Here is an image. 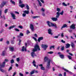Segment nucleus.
<instances>
[{
    "mask_svg": "<svg viewBox=\"0 0 76 76\" xmlns=\"http://www.w3.org/2000/svg\"><path fill=\"white\" fill-rule=\"evenodd\" d=\"M47 25L49 27H55V29H57V24L56 23H53L52 22H50L49 21H47L46 22Z\"/></svg>",
    "mask_w": 76,
    "mask_h": 76,
    "instance_id": "f257e3e1",
    "label": "nucleus"
},
{
    "mask_svg": "<svg viewBox=\"0 0 76 76\" xmlns=\"http://www.w3.org/2000/svg\"><path fill=\"white\" fill-rule=\"evenodd\" d=\"M37 50H38V51H40L41 49L39 48V46L38 45H35L34 46V48L32 50V52H36V51H37Z\"/></svg>",
    "mask_w": 76,
    "mask_h": 76,
    "instance_id": "f03ea898",
    "label": "nucleus"
},
{
    "mask_svg": "<svg viewBox=\"0 0 76 76\" xmlns=\"http://www.w3.org/2000/svg\"><path fill=\"white\" fill-rule=\"evenodd\" d=\"M56 14L57 15H56V18L53 17L51 18V20H53V21H57V20H58V19H57V18H59V16H60V13L58 12H57Z\"/></svg>",
    "mask_w": 76,
    "mask_h": 76,
    "instance_id": "7ed1b4c3",
    "label": "nucleus"
},
{
    "mask_svg": "<svg viewBox=\"0 0 76 76\" xmlns=\"http://www.w3.org/2000/svg\"><path fill=\"white\" fill-rule=\"evenodd\" d=\"M5 64H6V62L4 61L2 63V65L1 63H0V71L1 72H4V70L1 69L2 67H5Z\"/></svg>",
    "mask_w": 76,
    "mask_h": 76,
    "instance_id": "20e7f679",
    "label": "nucleus"
},
{
    "mask_svg": "<svg viewBox=\"0 0 76 76\" xmlns=\"http://www.w3.org/2000/svg\"><path fill=\"white\" fill-rule=\"evenodd\" d=\"M51 63V60H49L46 64V67L47 69H50L51 68V66H50V64Z\"/></svg>",
    "mask_w": 76,
    "mask_h": 76,
    "instance_id": "39448f33",
    "label": "nucleus"
},
{
    "mask_svg": "<svg viewBox=\"0 0 76 76\" xmlns=\"http://www.w3.org/2000/svg\"><path fill=\"white\" fill-rule=\"evenodd\" d=\"M27 45L28 44H27V43H25V46H23V47L22 49H21L22 51H27V50H26V47H27Z\"/></svg>",
    "mask_w": 76,
    "mask_h": 76,
    "instance_id": "423d86ee",
    "label": "nucleus"
},
{
    "mask_svg": "<svg viewBox=\"0 0 76 76\" xmlns=\"http://www.w3.org/2000/svg\"><path fill=\"white\" fill-rule=\"evenodd\" d=\"M42 47L43 48H44V50H46V49L48 47V45H42Z\"/></svg>",
    "mask_w": 76,
    "mask_h": 76,
    "instance_id": "0eeeda50",
    "label": "nucleus"
},
{
    "mask_svg": "<svg viewBox=\"0 0 76 76\" xmlns=\"http://www.w3.org/2000/svg\"><path fill=\"white\" fill-rule=\"evenodd\" d=\"M30 28L32 31H34V25L32 24H31L30 25Z\"/></svg>",
    "mask_w": 76,
    "mask_h": 76,
    "instance_id": "6e6552de",
    "label": "nucleus"
},
{
    "mask_svg": "<svg viewBox=\"0 0 76 76\" xmlns=\"http://www.w3.org/2000/svg\"><path fill=\"white\" fill-rule=\"evenodd\" d=\"M6 4V2L5 1H3L2 3L0 5V7L2 8L3 7H4V6Z\"/></svg>",
    "mask_w": 76,
    "mask_h": 76,
    "instance_id": "1a4fd4ad",
    "label": "nucleus"
},
{
    "mask_svg": "<svg viewBox=\"0 0 76 76\" xmlns=\"http://www.w3.org/2000/svg\"><path fill=\"white\" fill-rule=\"evenodd\" d=\"M62 69L64 70V71H65V72H68V73H69V74H70V75H72V72L70 71H69V70L64 68H62Z\"/></svg>",
    "mask_w": 76,
    "mask_h": 76,
    "instance_id": "9d476101",
    "label": "nucleus"
},
{
    "mask_svg": "<svg viewBox=\"0 0 76 76\" xmlns=\"http://www.w3.org/2000/svg\"><path fill=\"white\" fill-rule=\"evenodd\" d=\"M76 26V24H72L70 27V29H75V26Z\"/></svg>",
    "mask_w": 76,
    "mask_h": 76,
    "instance_id": "9b49d317",
    "label": "nucleus"
},
{
    "mask_svg": "<svg viewBox=\"0 0 76 76\" xmlns=\"http://www.w3.org/2000/svg\"><path fill=\"white\" fill-rule=\"evenodd\" d=\"M31 56L33 58H34V56L37 57V55L35 54V53L34 52H32L31 53Z\"/></svg>",
    "mask_w": 76,
    "mask_h": 76,
    "instance_id": "f8f14e48",
    "label": "nucleus"
},
{
    "mask_svg": "<svg viewBox=\"0 0 76 76\" xmlns=\"http://www.w3.org/2000/svg\"><path fill=\"white\" fill-rule=\"evenodd\" d=\"M67 28V25L66 24H64L63 26L61 27V30H63V28Z\"/></svg>",
    "mask_w": 76,
    "mask_h": 76,
    "instance_id": "ddd939ff",
    "label": "nucleus"
},
{
    "mask_svg": "<svg viewBox=\"0 0 76 76\" xmlns=\"http://www.w3.org/2000/svg\"><path fill=\"white\" fill-rule=\"evenodd\" d=\"M10 14L12 16V18H13V19H15L16 18H15V15L13 14V13H11Z\"/></svg>",
    "mask_w": 76,
    "mask_h": 76,
    "instance_id": "4468645a",
    "label": "nucleus"
},
{
    "mask_svg": "<svg viewBox=\"0 0 76 76\" xmlns=\"http://www.w3.org/2000/svg\"><path fill=\"white\" fill-rule=\"evenodd\" d=\"M43 39H44L43 37H39L37 41L38 42H40V41H41V40H42Z\"/></svg>",
    "mask_w": 76,
    "mask_h": 76,
    "instance_id": "2eb2a0df",
    "label": "nucleus"
},
{
    "mask_svg": "<svg viewBox=\"0 0 76 76\" xmlns=\"http://www.w3.org/2000/svg\"><path fill=\"white\" fill-rule=\"evenodd\" d=\"M48 31L49 34H51V35H52V33H51V32H52V30H51V28H49L48 29Z\"/></svg>",
    "mask_w": 76,
    "mask_h": 76,
    "instance_id": "dca6fc26",
    "label": "nucleus"
},
{
    "mask_svg": "<svg viewBox=\"0 0 76 76\" xmlns=\"http://www.w3.org/2000/svg\"><path fill=\"white\" fill-rule=\"evenodd\" d=\"M70 45L69 43H67L66 45L65 48H70Z\"/></svg>",
    "mask_w": 76,
    "mask_h": 76,
    "instance_id": "f3484780",
    "label": "nucleus"
},
{
    "mask_svg": "<svg viewBox=\"0 0 76 76\" xmlns=\"http://www.w3.org/2000/svg\"><path fill=\"white\" fill-rule=\"evenodd\" d=\"M59 56L61 58H62V59L64 58V55L63 54H59Z\"/></svg>",
    "mask_w": 76,
    "mask_h": 76,
    "instance_id": "a211bd4d",
    "label": "nucleus"
},
{
    "mask_svg": "<svg viewBox=\"0 0 76 76\" xmlns=\"http://www.w3.org/2000/svg\"><path fill=\"white\" fill-rule=\"evenodd\" d=\"M48 60V58L47 56H45L44 58V62H46Z\"/></svg>",
    "mask_w": 76,
    "mask_h": 76,
    "instance_id": "6ab92c4d",
    "label": "nucleus"
},
{
    "mask_svg": "<svg viewBox=\"0 0 76 76\" xmlns=\"http://www.w3.org/2000/svg\"><path fill=\"white\" fill-rule=\"evenodd\" d=\"M19 6L20 7H21V8H23V7L25 6V5L24 4H19Z\"/></svg>",
    "mask_w": 76,
    "mask_h": 76,
    "instance_id": "aec40b11",
    "label": "nucleus"
},
{
    "mask_svg": "<svg viewBox=\"0 0 76 76\" xmlns=\"http://www.w3.org/2000/svg\"><path fill=\"white\" fill-rule=\"evenodd\" d=\"M71 45L73 48H74V47H75V44L73 42L71 43Z\"/></svg>",
    "mask_w": 76,
    "mask_h": 76,
    "instance_id": "412c9836",
    "label": "nucleus"
},
{
    "mask_svg": "<svg viewBox=\"0 0 76 76\" xmlns=\"http://www.w3.org/2000/svg\"><path fill=\"white\" fill-rule=\"evenodd\" d=\"M9 49L11 51H14V48L13 47H10Z\"/></svg>",
    "mask_w": 76,
    "mask_h": 76,
    "instance_id": "4be33fe9",
    "label": "nucleus"
},
{
    "mask_svg": "<svg viewBox=\"0 0 76 76\" xmlns=\"http://www.w3.org/2000/svg\"><path fill=\"white\" fill-rule=\"evenodd\" d=\"M15 25H14L13 26H11L8 29H9V30H10L12 28H15Z\"/></svg>",
    "mask_w": 76,
    "mask_h": 76,
    "instance_id": "5701e85b",
    "label": "nucleus"
},
{
    "mask_svg": "<svg viewBox=\"0 0 76 76\" xmlns=\"http://www.w3.org/2000/svg\"><path fill=\"white\" fill-rule=\"evenodd\" d=\"M23 12L26 14H29V10H25V11H24Z\"/></svg>",
    "mask_w": 76,
    "mask_h": 76,
    "instance_id": "b1692460",
    "label": "nucleus"
},
{
    "mask_svg": "<svg viewBox=\"0 0 76 76\" xmlns=\"http://www.w3.org/2000/svg\"><path fill=\"white\" fill-rule=\"evenodd\" d=\"M37 1L39 3V6L40 7L42 6V3H41L40 1H39V0H37Z\"/></svg>",
    "mask_w": 76,
    "mask_h": 76,
    "instance_id": "393cba45",
    "label": "nucleus"
},
{
    "mask_svg": "<svg viewBox=\"0 0 76 76\" xmlns=\"http://www.w3.org/2000/svg\"><path fill=\"white\" fill-rule=\"evenodd\" d=\"M10 2H11V3L14 5H15V2L12 1V0H10Z\"/></svg>",
    "mask_w": 76,
    "mask_h": 76,
    "instance_id": "a878e982",
    "label": "nucleus"
},
{
    "mask_svg": "<svg viewBox=\"0 0 76 76\" xmlns=\"http://www.w3.org/2000/svg\"><path fill=\"white\" fill-rule=\"evenodd\" d=\"M1 56H5V51L4 50L3 52H2V53L1 54Z\"/></svg>",
    "mask_w": 76,
    "mask_h": 76,
    "instance_id": "bb28decb",
    "label": "nucleus"
},
{
    "mask_svg": "<svg viewBox=\"0 0 76 76\" xmlns=\"http://www.w3.org/2000/svg\"><path fill=\"white\" fill-rule=\"evenodd\" d=\"M54 47H55V46L54 45L51 46L50 47V50H51L52 48H53V49H54V48H55Z\"/></svg>",
    "mask_w": 76,
    "mask_h": 76,
    "instance_id": "cd10ccee",
    "label": "nucleus"
},
{
    "mask_svg": "<svg viewBox=\"0 0 76 76\" xmlns=\"http://www.w3.org/2000/svg\"><path fill=\"white\" fill-rule=\"evenodd\" d=\"M38 18H40V17L39 16H34L32 17V19H35Z\"/></svg>",
    "mask_w": 76,
    "mask_h": 76,
    "instance_id": "c85d7f7f",
    "label": "nucleus"
},
{
    "mask_svg": "<svg viewBox=\"0 0 76 76\" xmlns=\"http://www.w3.org/2000/svg\"><path fill=\"white\" fill-rule=\"evenodd\" d=\"M26 7L27 8V10H29V6L27 4H26Z\"/></svg>",
    "mask_w": 76,
    "mask_h": 76,
    "instance_id": "c756f323",
    "label": "nucleus"
},
{
    "mask_svg": "<svg viewBox=\"0 0 76 76\" xmlns=\"http://www.w3.org/2000/svg\"><path fill=\"white\" fill-rule=\"evenodd\" d=\"M68 58H69V60H72V57L70 56H68Z\"/></svg>",
    "mask_w": 76,
    "mask_h": 76,
    "instance_id": "7c9ffc66",
    "label": "nucleus"
},
{
    "mask_svg": "<svg viewBox=\"0 0 76 76\" xmlns=\"http://www.w3.org/2000/svg\"><path fill=\"white\" fill-rule=\"evenodd\" d=\"M56 10L58 12H58V13H59V12L61 11V10L60 8H58Z\"/></svg>",
    "mask_w": 76,
    "mask_h": 76,
    "instance_id": "2f4dec72",
    "label": "nucleus"
},
{
    "mask_svg": "<svg viewBox=\"0 0 76 76\" xmlns=\"http://www.w3.org/2000/svg\"><path fill=\"white\" fill-rule=\"evenodd\" d=\"M23 3V1H22L21 0H20L19 1V4H22Z\"/></svg>",
    "mask_w": 76,
    "mask_h": 76,
    "instance_id": "473e14b6",
    "label": "nucleus"
},
{
    "mask_svg": "<svg viewBox=\"0 0 76 76\" xmlns=\"http://www.w3.org/2000/svg\"><path fill=\"white\" fill-rule=\"evenodd\" d=\"M11 43L12 44H15V40H12L11 41Z\"/></svg>",
    "mask_w": 76,
    "mask_h": 76,
    "instance_id": "72a5a7b5",
    "label": "nucleus"
},
{
    "mask_svg": "<svg viewBox=\"0 0 76 76\" xmlns=\"http://www.w3.org/2000/svg\"><path fill=\"white\" fill-rule=\"evenodd\" d=\"M62 5L63 6H67V5L64 2H63L62 3Z\"/></svg>",
    "mask_w": 76,
    "mask_h": 76,
    "instance_id": "f704fd0d",
    "label": "nucleus"
},
{
    "mask_svg": "<svg viewBox=\"0 0 76 76\" xmlns=\"http://www.w3.org/2000/svg\"><path fill=\"white\" fill-rule=\"evenodd\" d=\"M53 51H50L48 52V54H53Z\"/></svg>",
    "mask_w": 76,
    "mask_h": 76,
    "instance_id": "c9c22d12",
    "label": "nucleus"
},
{
    "mask_svg": "<svg viewBox=\"0 0 76 76\" xmlns=\"http://www.w3.org/2000/svg\"><path fill=\"white\" fill-rule=\"evenodd\" d=\"M41 69L42 70H45V67L43 66L41 67Z\"/></svg>",
    "mask_w": 76,
    "mask_h": 76,
    "instance_id": "e433bc0d",
    "label": "nucleus"
},
{
    "mask_svg": "<svg viewBox=\"0 0 76 76\" xmlns=\"http://www.w3.org/2000/svg\"><path fill=\"white\" fill-rule=\"evenodd\" d=\"M14 30H15V31H17V32H19L20 31L19 29L18 28H15Z\"/></svg>",
    "mask_w": 76,
    "mask_h": 76,
    "instance_id": "4c0bfd02",
    "label": "nucleus"
},
{
    "mask_svg": "<svg viewBox=\"0 0 76 76\" xmlns=\"http://www.w3.org/2000/svg\"><path fill=\"white\" fill-rule=\"evenodd\" d=\"M7 11H8V9H6L4 10V13H7Z\"/></svg>",
    "mask_w": 76,
    "mask_h": 76,
    "instance_id": "58836bf2",
    "label": "nucleus"
},
{
    "mask_svg": "<svg viewBox=\"0 0 76 76\" xmlns=\"http://www.w3.org/2000/svg\"><path fill=\"white\" fill-rule=\"evenodd\" d=\"M14 59H12L11 60V64H13V63H14Z\"/></svg>",
    "mask_w": 76,
    "mask_h": 76,
    "instance_id": "ea45409f",
    "label": "nucleus"
},
{
    "mask_svg": "<svg viewBox=\"0 0 76 76\" xmlns=\"http://www.w3.org/2000/svg\"><path fill=\"white\" fill-rule=\"evenodd\" d=\"M20 60V58H16V61L18 62H19V61Z\"/></svg>",
    "mask_w": 76,
    "mask_h": 76,
    "instance_id": "a19ab883",
    "label": "nucleus"
},
{
    "mask_svg": "<svg viewBox=\"0 0 76 76\" xmlns=\"http://www.w3.org/2000/svg\"><path fill=\"white\" fill-rule=\"evenodd\" d=\"M64 13V11H62L60 13L59 12V14H60V15H63V13Z\"/></svg>",
    "mask_w": 76,
    "mask_h": 76,
    "instance_id": "79ce46f5",
    "label": "nucleus"
},
{
    "mask_svg": "<svg viewBox=\"0 0 76 76\" xmlns=\"http://www.w3.org/2000/svg\"><path fill=\"white\" fill-rule=\"evenodd\" d=\"M20 36H21V37H23V34L22 33H20Z\"/></svg>",
    "mask_w": 76,
    "mask_h": 76,
    "instance_id": "37998d69",
    "label": "nucleus"
},
{
    "mask_svg": "<svg viewBox=\"0 0 76 76\" xmlns=\"http://www.w3.org/2000/svg\"><path fill=\"white\" fill-rule=\"evenodd\" d=\"M64 50V47L63 46L61 48V50H62V51H63Z\"/></svg>",
    "mask_w": 76,
    "mask_h": 76,
    "instance_id": "c03bdc74",
    "label": "nucleus"
},
{
    "mask_svg": "<svg viewBox=\"0 0 76 76\" xmlns=\"http://www.w3.org/2000/svg\"><path fill=\"white\" fill-rule=\"evenodd\" d=\"M33 38L34 39V40H35V41H37V39H36V38H35L34 37H33Z\"/></svg>",
    "mask_w": 76,
    "mask_h": 76,
    "instance_id": "a18cd8bd",
    "label": "nucleus"
},
{
    "mask_svg": "<svg viewBox=\"0 0 76 76\" xmlns=\"http://www.w3.org/2000/svg\"><path fill=\"white\" fill-rule=\"evenodd\" d=\"M18 27L19 28H20V29H22V28H23V27H22V26H19Z\"/></svg>",
    "mask_w": 76,
    "mask_h": 76,
    "instance_id": "49530a36",
    "label": "nucleus"
},
{
    "mask_svg": "<svg viewBox=\"0 0 76 76\" xmlns=\"http://www.w3.org/2000/svg\"><path fill=\"white\" fill-rule=\"evenodd\" d=\"M12 69V66H11L8 69V71H10V70H11Z\"/></svg>",
    "mask_w": 76,
    "mask_h": 76,
    "instance_id": "de8ad7c7",
    "label": "nucleus"
},
{
    "mask_svg": "<svg viewBox=\"0 0 76 76\" xmlns=\"http://www.w3.org/2000/svg\"><path fill=\"white\" fill-rule=\"evenodd\" d=\"M22 15H23V17H25V16H26V14H25V13H23V14Z\"/></svg>",
    "mask_w": 76,
    "mask_h": 76,
    "instance_id": "09e8293b",
    "label": "nucleus"
},
{
    "mask_svg": "<svg viewBox=\"0 0 76 76\" xmlns=\"http://www.w3.org/2000/svg\"><path fill=\"white\" fill-rule=\"evenodd\" d=\"M34 71H33L31 72L30 74L32 75V74H34Z\"/></svg>",
    "mask_w": 76,
    "mask_h": 76,
    "instance_id": "8fccbe9b",
    "label": "nucleus"
},
{
    "mask_svg": "<svg viewBox=\"0 0 76 76\" xmlns=\"http://www.w3.org/2000/svg\"><path fill=\"white\" fill-rule=\"evenodd\" d=\"M61 42H62V43H65V42H66L63 39L61 40Z\"/></svg>",
    "mask_w": 76,
    "mask_h": 76,
    "instance_id": "3c124183",
    "label": "nucleus"
},
{
    "mask_svg": "<svg viewBox=\"0 0 76 76\" xmlns=\"http://www.w3.org/2000/svg\"><path fill=\"white\" fill-rule=\"evenodd\" d=\"M29 33H30V32L29 31V30H27V32H26V34H27V35H28V34H29Z\"/></svg>",
    "mask_w": 76,
    "mask_h": 76,
    "instance_id": "603ef678",
    "label": "nucleus"
},
{
    "mask_svg": "<svg viewBox=\"0 0 76 76\" xmlns=\"http://www.w3.org/2000/svg\"><path fill=\"white\" fill-rule=\"evenodd\" d=\"M2 11L1 10H0V16H1L2 14Z\"/></svg>",
    "mask_w": 76,
    "mask_h": 76,
    "instance_id": "864d4df0",
    "label": "nucleus"
},
{
    "mask_svg": "<svg viewBox=\"0 0 76 76\" xmlns=\"http://www.w3.org/2000/svg\"><path fill=\"white\" fill-rule=\"evenodd\" d=\"M41 2H42V3H44V1L43 0H40Z\"/></svg>",
    "mask_w": 76,
    "mask_h": 76,
    "instance_id": "5fc2aeb1",
    "label": "nucleus"
},
{
    "mask_svg": "<svg viewBox=\"0 0 76 76\" xmlns=\"http://www.w3.org/2000/svg\"><path fill=\"white\" fill-rule=\"evenodd\" d=\"M19 75L20 76H23V74L21 73H19Z\"/></svg>",
    "mask_w": 76,
    "mask_h": 76,
    "instance_id": "6e6d98bb",
    "label": "nucleus"
},
{
    "mask_svg": "<svg viewBox=\"0 0 76 76\" xmlns=\"http://www.w3.org/2000/svg\"><path fill=\"white\" fill-rule=\"evenodd\" d=\"M61 37H64V34H63V33H62L61 34Z\"/></svg>",
    "mask_w": 76,
    "mask_h": 76,
    "instance_id": "4d7b16f0",
    "label": "nucleus"
},
{
    "mask_svg": "<svg viewBox=\"0 0 76 76\" xmlns=\"http://www.w3.org/2000/svg\"><path fill=\"white\" fill-rule=\"evenodd\" d=\"M69 55H70V56H73V55L72 53H69Z\"/></svg>",
    "mask_w": 76,
    "mask_h": 76,
    "instance_id": "13d9d810",
    "label": "nucleus"
},
{
    "mask_svg": "<svg viewBox=\"0 0 76 76\" xmlns=\"http://www.w3.org/2000/svg\"><path fill=\"white\" fill-rule=\"evenodd\" d=\"M34 36L36 37V38H37V37H38V35H37V34H34Z\"/></svg>",
    "mask_w": 76,
    "mask_h": 76,
    "instance_id": "bf43d9fd",
    "label": "nucleus"
},
{
    "mask_svg": "<svg viewBox=\"0 0 76 76\" xmlns=\"http://www.w3.org/2000/svg\"><path fill=\"white\" fill-rule=\"evenodd\" d=\"M5 61H6L7 62H8V61H9V60L8 59H5L4 60Z\"/></svg>",
    "mask_w": 76,
    "mask_h": 76,
    "instance_id": "052dcab7",
    "label": "nucleus"
},
{
    "mask_svg": "<svg viewBox=\"0 0 76 76\" xmlns=\"http://www.w3.org/2000/svg\"><path fill=\"white\" fill-rule=\"evenodd\" d=\"M41 10L42 12H45V10H44V8H42Z\"/></svg>",
    "mask_w": 76,
    "mask_h": 76,
    "instance_id": "680f3d73",
    "label": "nucleus"
},
{
    "mask_svg": "<svg viewBox=\"0 0 76 76\" xmlns=\"http://www.w3.org/2000/svg\"><path fill=\"white\" fill-rule=\"evenodd\" d=\"M15 13H16V14H18V15H19V13L17 11H15Z\"/></svg>",
    "mask_w": 76,
    "mask_h": 76,
    "instance_id": "e2e57ef3",
    "label": "nucleus"
},
{
    "mask_svg": "<svg viewBox=\"0 0 76 76\" xmlns=\"http://www.w3.org/2000/svg\"><path fill=\"white\" fill-rule=\"evenodd\" d=\"M33 64H36V62H35V60H34L33 62H32Z\"/></svg>",
    "mask_w": 76,
    "mask_h": 76,
    "instance_id": "0e129e2a",
    "label": "nucleus"
},
{
    "mask_svg": "<svg viewBox=\"0 0 76 76\" xmlns=\"http://www.w3.org/2000/svg\"><path fill=\"white\" fill-rule=\"evenodd\" d=\"M64 76H66V72H64Z\"/></svg>",
    "mask_w": 76,
    "mask_h": 76,
    "instance_id": "69168bd1",
    "label": "nucleus"
},
{
    "mask_svg": "<svg viewBox=\"0 0 76 76\" xmlns=\"http://www.w3.org/2000/svg\"><path fill=\"white\" fill-rule=\"evenodd\" d=\"M54 38H58V36H55L54 37Z\"/></svg>",
    "mask_w": 76,
    "mask_h": 76,
    "instance_id": "338daca9",
    "label": "nucleus"
},
{
    "mask_svg": "<svg viewBox=\"0 0 76 76\" xmlns=\"http://www.w3.org/2000/svg\"><path fill=\"white\" fill-rule=\"evenodd\" d=\"M6 43H7V44H8V45H9V41H7L6 42Z\"/></svg>",
    "mask_w": 76,
    "mask_h": 76,
    "instance_id": "774afa93",
    "label": "nucleus"
}]
</instances>
